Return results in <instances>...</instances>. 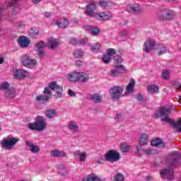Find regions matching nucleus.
I'll use <instances>...</instances> for the list:
<instances>
[{
    "mask_svg": "<svg viewBox=\"0 0 181 181\" xmlns=\"http://www.w3.org/2000/svg\"><path fill=\"white\" fill-rule=\"evenodd\" d=\"M169 114H170V109L163 107L159 109L158 112L154 114V118L158 119L160 117H164L161 119L163 122L170 124L173 128H176L177 132H181V117H179L177 121L175 122L169 117Z\"/></svg>",
    "mask_w": 181,
    "mask_h": 181,
    "instance_id": "obj_1",
    "label": "nucleus"
},
{
    "mask_svg": "<svg viewBox=\"0 0 181 181\" xmlns=\"http://www.w3.org/2000/svg\"><path fill=\"white\" fill-rule=\"evenodd\" d=\"M28 128L31 131H43L46 128V120H45V117L42 116L38 117L35 122L28 124Z\"/></svg>",
    "mask_w": 181,
    "mask_h": 181,
    "instance_id": "obj_2",
    "label": "nucleus"
},
{
    "mask_svg": "<svg viewBox=\"0 0 181 181\" xmlns=\"http://www.w3.org/2000/svg\"><path fill=\"white\" fill-rule=\"evenodd\" d=\"M19 142V139L8 136L7 139H3L1 141V148L4 149H13V146Z\"/></svg>",
    "mask_w": 181,
    "mask_h": 181,
    "instance_id": "obj_3",
    "label": "nucleus"
},
{
    "mask_svg": "<svg viewBox=\"0 0 181 181\" xmlns=\"http://www.w3.org/2000/svg\"><path fill=\"white\" fill-rule=\"evenodd\" d=\"M180 155L177 152H174L168 156L165 162L168 166L172 168L173 166H178V165H180Z\"/></svg>",
    "mask_w": 181,
    "mask_h": 181,
    "instance_id": "obj_4",
    "label": "nucleus"
},
{
    "mask_svg": "<svg viewBox=\"0 0 181 181\" xmlns=\"http://www.w3.org/2000/svg\"><path fill=\"white\" fill-rule=\"evenodd\" d=\"M158 18L159 21H172L175 18V15L171 10L165 8L158 12Z\"/></svg>",
    "mask_w": 181,
    "mask_h": 181,
    "instance_id": "obj_5",
    "label": "nucleus"
},
{
    "mask_svg": "<svg viewBox=\"0 0 181 181\" xmlns=\"http://www.w3.org/2000/svg\"><path fill=\"white\" fill-rule=\"evenodd\" d=\"M105 158L107 162H111V163H112L114 162H117V160H119V159H121V156L119 155V153L117 152V151L110 150L106 153Z\"/></svg>",
    "mask_w": 181,
    "mask_h": 181,
    "instance_id": "obj_6",
    "label": "nucleus"
},
{
    "mask_svg": "<svg viewBox=\"0 0 181 181\" xmlns=\"http://www.w3.org/2000/svg\"><path fill=\"white\" fill-rule=\"evenodd\" d=\"M94 18L98 21H103L104 22L111 21L112 19V13L110 11L98 12L94 14Z\"/></svg>",
    "mask_w": 181,
    "mask_h": 181,
    "instance_id": "obj_7",
    "label": "nucleus"
},
{
    "mask_svg": "<svg viewBox=\"0 0 181 181\" xmlns=\"http://www.w3.org/2000/svg\"><path fill=\"white\" fill-rule=\"evenodd\" d=\"M124 91V89L121 88L120 86H113L110 89V95L112 100L114 101H117V100H119L121 97H122V93Z\"/></svg>",
    "mask_w": 181,
    "mask_h": 181,
    "instance_id": "obj_8",
    "label": "nucleus"
},
{
    "mask_svg": "<svg viewBox=\"0 0 181 181\" xmlns=\"http://www.w3.org/2000/svg\"><path fill=\"white\" fill-rule=\"evenodd\" d=\"M21 63L25 67H34L36 66V59H32L30 57L24 54L21 57Z\"/></svg>",
    "mask_w": 181,
    "mask_h": 181,
    "instance_id": "obj_9",
    "label": "nucleus"
},
{
    "mask_svg": "<svg viewBox=\"0 0 181 181\" xmlns=\"http://www.w3.org/2000/svg\"><path fill=\"white\" fill-rule=\"evenodd\" d=\"M156 45V42L155 40L152 38H148L144 42V46H143V50L146 53H149L153 47Z\"/></svg>",
    "mask_w": 181,
    "mask_h": 181,
    "instance_id": "obj_10",
    "label": "nucleus"
},
{
    "mask_svg": "<svg viewBox=\"0 0 181 181\" xmlns=\"http://www.w3.org/2000/svg\"><path fill=\"white\" fill-rule=\"evenodd\" d=\"M125 71V67L123 65H116L114 69H112L108 74L110 77H117Z\"/></svg>",
    "mask_w": 181,
    "mask_h": 181,
    "instance_id": "obj_11",
    "label": "nucleus"
},
{
    "mask_svg": "<svg viewBox=\"0 0 181 181\" xmlns=\"http://www.w3.org/2000/svg\"><path fill=\"white\" fill-rule=\"evenodd\" d=\"M97 3L95 1H91L88 5L86 6V10L85 11L86 15L90 18H94V10L97 9Z\"/></svg>",
    "mask_w": 181,
    "mask_h": 181,
    "instance_id": "obj_12",
    "label": "nucleus"
},
{
    "mask_svg": "<svg viewBox=\"0 0 181 181\" xmlns=\"http://www.w3.org/2000/svg\"><path fill=\"white\" fill-rule=\"evenodd\" d=\"M49 87L51 90H56L57 94V98H62V94L63 93V87L58 86L56 81H52L49 83Z\"/></svg>",
    "mask_w": 181,
    "mask_h": 181,
    "instance_id": "obj_13",
    "label": "nucleus"
},
{
    "mask_svg": "<svg viewBox=\"0 0 181 181\" xmlns=\"http://www.w3.org/2000/svg\"><path fill=\"white\" fill-rule=\"evenodd\" d=\"M18 43L21 47L25 48L28 47L30 45V41L29 38L25 35L20 36L18 39Z\"/></svg>",
    "mask_w": 181,
    "mask_h": 181,
    "instance_id": "obj_14",
    "label": "nucleus"
},
{
    "mask_svg": "<svg viewBox=\"0 0 181 181\" xmlns=\"http://www.w3.org/2000/svg\"><path fill=\"white\" fill-rule=\"evenodd\" d=\"M134 88H135V79L131 78L129 84L126 87L125 94L127 95H129V94H132L134 93Z\"/></svg>",
    "mask_w": 181,
    "mask_h": 181,
    "instance_id": "obj_15",
    "label": "nucleus"
},
{
    "mask_svg": "<svg viewBox=\"0 0 181 181\" xmlns=\"http://www.w3.org/2000/svg\"><path fill=\"white\" fill-rule=\"evenodd\" d=\"M56 25L61 29H66L69 26V20L67 18H60L56 21Z\"/></svg>",
    "mask_w": 181,
    "mask_h": 181,
    "instance_id": "obj_16",
    "label": "nucleus"
},
{
    "mask_svg": "<svg viewBox=\"0 0 181 181\" xmlns=\"http://www.w3.org/2000/svg\"><path fill=\"white\" fill-rule=\"evenodd\" d=\"M89 100L93 101L95 104H100V103H103V96L98 93H93L89 95Z\"/></svg>",
    "mask_w": 181,
    "mask_h": 181,
    "instance_id": "obj_17",
    "label": "nucleus"
},
{
    "mask_svg": "<svg viewBox=\"0 0 181 181\" xmlns=\"http://www.w3.org/2000/svg\"><path fill=\"white\" fill-rule=\"evenodd\" d=\"M25 145L30 147V151L33 153H37V152H40V148L39 146L33 144L29 141H25Z\"/></svg>",
    "mask_w": 181,
    "mask_h": 181,
    "instance_id": "obj_18",
    "label": "nucleus"
},
{
    "mask_svg": "<svg viewBox=\"0 0 181 181\" xmlns=\"http://www.w3.org/2000/svg\"><path fill=\"white\" fill-rule=\"evenodd\" d=\"M26 74H28V71L23 69H17L15 71L14 77L15 78H25V77H26Z\"/></svg>",
    "mask_w": 181,
    "mask_h": 181,
    "instance_id": "obj_19",
    "label": "nucleus"
},
{
    "mask_svg": "<svg viewBox=\"0 0 181 181\" xmlns=\"http://www.w3.org/2000/svg\"><path fill=\"white\" fill-rule=\"evenodd\" d=\"M66 152L63 151H59V149H54L51 151V156H54L56 158H66Z\"/></svg>",
    "mask_w": 181,
    "mask_h": 181,
    "instance_id": "obj_20",
    "label": "nucleus"
},
{
    "mask_svg": "<svg viewBox=\"0 0 181 181\" xmlns=\"http://www.w3.org/2000/svg\"><path fill=\"white\" fill-rule=\"evenodd\" d=\"M161 177H172L173 176V170L165 169L160 172Z\"/></svg>",
    "mask_w": 181,
    "mask_h": 181,
    "instance_id": "obj_21",
    "label": "nucleus"
},
{
    "mask_svg": "<svg viewBox=\"0 0 181 181\" xmlns=\"http://www.w3.org/2000/svg\"><path fill=\"white\" fill-rule=\"evenodd\" d=\"M149 142L148 140V135L146 134H142L140 136V139L139 141V144L141 146H145Z\"/></svg>",
    "mask_w": 181,
    "mask_h": 181,
    "instance_id": "obj_22",
    "label": "nucleus"
},
{
    "mask_svg": "<svg viewBox=\"0 0 181 181\" xmlns=\"http://www.w3.org/2000/svg\"><path fill=\"white\" fill-rule=\"evenodd\" d=\"M151 146H160V148H165V143L160 139H155L151 141Z\"/></svg>",
    "mask_w": 181,
    "mask_h": 181,
    "instance_id": "obj_23",
    "label": "nucleus"
},
{
    "mask_svg": "<svg viewBox=\"0 0 181 181\" xmlns=\"http://www.w3.org/2000/svg\"><path fill=\"white\" fill-rule=\"evenodd\" d=\"M47 46L49 49L53 50V49H55V47H57V46H59V40L55 39H50L48 40Z\"/></svg>",
    "mask_w": 181,
    "mask_h": 181,
    "instance_id": "obj_24",
    "label": "nucleus"
},
{
    "mask_svg": "<svg viewBox=\"0 0 181 181\" xmlns=\"http://www.w3.org/2000/svg\"><path fill=\"white\" fill-rule=\"evenodd\" d=\"M147 90L150 94H158L159 93V87L156 85H150L147 86Z\"/></svg>",
    "mask_w": 181,
    "mask_h": 181,
    "instance_id": "obj_25",
    "label": "nucleus"
},
{
    "mask_svg": "<svg viewBox=\"0 0 181 181\" xmlns=\"http://www.w3.org/2000/svg\"><path fill=\"white\" fill-rule=\"evenodd\" d=\"M75 59H81L84 56V51L81 49H75L73 52Z\"/></svg>",
    "mask_w": 181,
    "mask_h": 181,
    "instance_id": "obj_26",
    "label": "nucleus"
},
{
    "mask_svg": "<svg viewBox=\"0 0 181 181\" xmlns=\"http://www.w3.org/2000/svg\"><path fill=\"white\" fill-rule=\"evenodd\" d=\"M16 95V92L15 91V89L11 88L8 90H6L5 92V97L6 98H14Z\"/></svg>",
    "mask_w": 181,
    "mask_h": 181,
    "instance_id": "obj_27",
    "label": "nucleus"
},
{
    "mask_svg": "<svg viewBox=\"0 0 181 181\" xmlns=\"http://www.w3.org/2000/svg\"><path fill=\"white\" fill-rule=\"evenodd\" d=\"M89 78L90 76H88V74L83 72H79L78 81H81L82 83H87Z\"/></svg>",
    "mask_w": 181,
    "mask_h": 181,
    "instance_id": "obj_28",
    "label": "nucleus"
},
{
    "mask_svg": "<svg viewBox=\"0 0 181 181\" xmlns=\"http://www.w3.org/2000/svg\"><path fill=\"white\" fill-rule=\"evenodd\" d=\"M156 50H158L159 56L165 54V53L168 52V49L166 48V47H165L162 44L158 45L157 47H156Z\"/></svg>",
    "mask_w": 181,
    "mask_h": 181,
    "instance_id": "obj_29",
    "label": "nucleus"
},
{
    "mask_svg": "<svg viewBox=\"0 0 181 181\" xmlns=\"http://www.w3.org/2000/svg\"><path fill=\"white\" fill-rule=\"evenodd\" d=\"M74 155H75V156H79V160L81 162H86V158H87L86 153H81V151H77L74 153Z\"/></svg>",
    "mask_w": 181,
    "mask_h": 181,
    "instance_id": "obj_30",
    "label": "nucleus"
},
{
    "mask_svg": "<svg viewBox=\"0 0 181 181\" xmlns=\"http://www.w3.org/2000/svg\"><path fill=\"white\" fill-rule=\"evenodd\" d=\"M80 72H73L72 74H68V78L69 81H78V76Z\"/></svg>",
    "mask_w": 181,
    "mask_h": 181,
    "instance_id": "obj_31",
    "label": "nucleus"
},
{
    "mask_svg": "<svg viewBox=\"0 0 181 181\" xmlns=\"http://www.w3.org/2000/svg\"><path fill=\"white\" fill-rule=\"evenodd\" d=\"M82 181H101V180L95 176V175L92 174L89 175L86 178H83Z\"/></svg>",
    "mask_w": 181,
    "mask_h": 181,
    "instance_id": "obj_32",
    "label": "nucleus"
},
{
    "mask_svg": "<svg viewBox=\"0 0 181 181\" xmlns=\"http://www.w3.org/2000/svg\"><path fill=\"white\" fill-rule=\"evenodd\" d=\"M45 115L46 117H47V118H53L56 117V115H57V112H56V110L50 109L46 111Z\"/></svg>",
    "mask_w": 181,
    "mask_h": 181,
    "instance_id": "obj_33",
    "label": "nucleus"
},
{
    "mask_svg": "<svg viewBox=\"0 0 181 181\" xmlns=\"http://www.w3.org/2000/svg\"><path fill=\"white\" fill-rule=\"evenodd\" d=\"M49 96L45 95H39L36 97V101H38L39 103L42 101H49Z\"/></svg>",
    "mask_w": 181,
    "mask_h": 181,
    "instance_id": "obj_34",
    "label": "nucleus"
},
{
    "mask_svg": "<svg viewBox=\"0 0 181 181\" xmlns=\"http://www.w3.org/2000/svg\"><path fill=\"white\" fill-rule=\"evenodd\" d=\"M106 54L109 55L110 57L115 56L117 54V50L114 48H109L106 49Z\"/></svg>",
    "mask_w": 181,
    "mask_h": 181,
    "instance_id": "obj_35",
    "label": "nucleus"
},
{
    "mask_svg": "<svg viewBox=\"0 0 181 181\" xmlns=\"http://www.w3.org/2000/svg\"><path fill=\"white\" fill-rule=\"evenodd\" d=\"M69 129H71L72 131H76L78 129V126L76 124L75 122H70L69 123Z\"/></svg>",
    "mask_w": 181,
    "mask_h": 181,
    "instance_id": "obj_36",
    "label": "nucleus"
},
{
    "mask_svg": "<svg viewBox=\"0 0 181 181\" xmlns=\"http://www.w3.org/2000/svg\"><path fill=\"white\" fill-rule=\"evenodd\" d=\"M90 33L93 35V36H98L100 34V28L93 26L90 30Z\"/></svg>",
    "mask_w": 181,
    "mask_h": 181,
    "instance_id": "obj_37",
    "label": "nucleus"
},
{
    "mask_svg": "<svg viewBox=\"0 0 181 181\" xmlns=\"http://www.w3.org/2000/svg\"><path fill=\"white\" fill-rule=\"evenodd\" d=\"M52 88H50V86L49 87H45L44 88V94H47V95H46L47 97H49V99L50 100L51 97H52Z\"/></svg>",
    "mask_w": 181,
    "mask_h": 181,
    "instance_id": "obj_38",
    "label": "nucleus"
},
{
    "mask_svg": "<svg viewBox=\"0 0 181 181\" xmlns=\"http://www.w3.org/2000/svg\"><path fill=\"white\" fill-rule=\"evenodd\" d=\"M102 60L103 63L108 64V63L111 62V57L106 54L103 57Z\"/></svg>",
    "mask_w": 181,
    "mask_h": 181,
    "instance_id": "obj_39",
    "label": "nucleus"
},
{
    "mask_svg": "<svg viewBox=\"0 0 181 181\" xmlns=\"http://www.w3.org/2000/svg\"><path fill=\"white\" fill-rule=\"evenodd\" d=\"M125 180V177H124V175L121 173H118L115 175L114 181H124Z\"/></svg>",
    "mask_w": 181,
    "mask_h": 181,
    "instance_id": "obj_40",
    "label": "nucleus"
},
{
    "mask_svg": "<svg viewBox=\"0 0 181 181\" xmlns=\"http://www.w3.org/2000/svg\"><path fill=\"white\" fill-rule=\"evenodd\" d=\"M11 85L9 84V83L8 82H4L3 83H1L0 85V90H5V91H6V90H9V86Z\"/></svg>",
    "mask_w": 181,
    "mask_h": 181,
    "instance_id": "obj_41",
    "label": "nucleus"
},
{
    "mask_svg": "<svg viewBox=\"0 0 181 181\" xmlns=\"http://www.w3.org/2000/svg\"><path fill=\"white\" fill-rule=\"evenodd\" d=\"M120 148H121L122 152H128V151H129V146H128V144L127 143H122L120 145Z\"/></svg>",
    "mask_w": 181,
    "mask_h": 181,
    "instance_id": "obj_42",
    "label": "nucleus"
},
{
    "mask_svg": "<svg viewBox=\"0 0 181 181\" xmlns=\"http://www.w3.org/2000/svg\"><path fill=\"white\" fill-rule=\"evenodd\" d=\"M88 42V38L87 37L82 38L79 41H78V46H84V45H87Z\"/></svg>",
    "mask_w": 181,
    "mask_h": 181,
    "instance_id": "obj_43",
    "label": "nucleus"
},
{
    "mask_svg": "<svg viewBox=\"0 0 181 181\" xmlns=\"http://www.w3.org/2000/svg\"><path fill=\"white\" fill-rule=\"evenodd\" d=\"M173 86L175 87L176 91H181V83L179 82H173Z\"/></svg>",
    "mask_w": 181,
    "mask_h": 181,
    "instance_id": "obj_44",
    "label": "nucleus"
},
{
    "mask_svg": "<svg viewBox=\"0 0 181 181\" xmlns=\"http://www.w3.org/2000/svg\"><path fill=\"white\" fill-rule=\"evenodd\" d=\"M134 13H139L142 11V8H141V6L139 4H134L133 5Z\"/></svg>",
    "mask_w": 181,
    "mask_h": 181,
    "instance_id": "obj_45",
    "label": "nucleus"
},
{
    "mask_svg": "<svg viewBox=\"0 0 181 181\" xmlns=\"http://www.w3.org/2000/svg\"><path fill=\"white\" fill-rule=\"evenodd\" d=\"M100 45L98 43H95L91 46L90 50H92V52H98V50H100Z\"/></svg>",
    "mask_w": 181,
    "mask_h": 181,
    "instance_id": "obj_46",
    "label": "nucleus"
},
{
    "mask_svg": "<svg viewBox=\"0 0 181 181\" xmlns=\"http://www.w3.org/2000/svg\"><path fill=\"white\" fill-rule=\"evenodd\" d=\"M127 12H129V13H134V5H132V4H128V5L127 6Z\"/></svg>",
    "mask_w": 181,
    "mask_h": 181,
    "instance_id": "obj_47",
    "label": "nucleus"
},
{
    "mask_svg": "<svg viewBox=\"0 0 181 181\" xmlns=\"http://www.w3.org/2000/svg\"><path fill=\"white\" fill-rule=\"evenodd\" d=\"M144 152L146 155H154V153H156V151H155V150H152L151 148L145 149Z\"/></svg>",
    "mask_w": 181,
    "mask_h": 181,
    "instance_id": "obj_48",
    "label": "nucleus"
},
{
    "mask_svg": "<svg viewBox=\"0 0 181 181\" xmlns=\"http://www.w3.org/2000/svg\"><path fill=\"white\" fill-rule=\"evenodd\" d=\"M45 46V45L43 41H40L36 44V47H37L38 50H40V49H43Z\"/></svg>",
    "mask_w": 181,
    "mask_h": 181,
    "instance_id": "obj_49",
    "label": "nucleus"
},
{
    "mask_svg": "<svg viewBox=\"0 0 181 181\" xmlns=\"http://www.w3.org/2000/svg\"><path fill=\"white\" fill-rule=\"evenodd\" d=\"M114 61L117 64L122 63V58L119 55H116L114 57Z\"/></svg>",
    "mask_w": 181,
    "mask_h": 181,
    "instance_id": "obj_50",
    "label": "nucleus"
},
{
    "mask_svg": "<svg viewBox=\"0 0 181 181\" xmlns=\"http://www.w3.org/2000/svg\"><path fill=\"white\" fill-rule=\"evenodd\" d=\"M170 73L169 71H164L162 73V77L164 80H168L169 78Z\"/></svg>",
    "mask_w": 181,
    "mask_h": 181,
    "instance_id": "obj_51",
    "label": "nucleus"
},
{
    "mask_svg": "<svg viewBox=\"0 0 181 181\" xmlns=\"http://www.w3.org/2000/svg\"><path fill=\"white\" fill-rule=\"evenodd\" d=\"M69 43L70 45H74V46H78V41L77 40V38H71L69 40Z\"/></svg>",
    "mask_w": 181,
    "mask_h": 181,
    "instance_id": "obj_52",
    "label": "nucleus"
},
{
    "mask_svg": "<svg viewBox=\"0 0 181 181\" xmlns=\"http://www.w3.org/2000/svg\"><path fill=\"white\" fill-rule=\"evenodd\" d=\"M93 26L90 25H86L83 27V29L85 30H88V32H91L92 29H93Z\"/></svg>",
    "mask_w": 181,
    "mask_h": 181,
    "instance_id": "obj_53",
    "label": "nucleus"
},
{
    "mask_svg": "<svg viewBox=\"0 0 181 181\" xmlns=\"http://www.w3.org/2000/svg\"><path fill=\"white\" fill-rule=\"evenodd\" d=\"M75 66H76L77 67H81V66H83V62L80 59L76 60L75 62Z\"/></svg>",
    "mask_w": 181,
    "mask_h": 181,
    "instance_id": "obj_54",
    "label": "nucleus"
},
{
    "mask_svg": "<svg viewBox=\"0 0 181 181\" xmlns=\"http://www.w3.org/2000/svg\"><path fill=\"white\" fill-rule=\"evenodd\" d=\"M99 5L102 6V8H105L108 6V3L107 1H99Z\"/></svg>",
    "mask_w": 181,
    "mask_h": 181,
    "instance_id": "obj_55",
    "label": "nucleus"
},
{
    "mask_svg": "<svg viewBox=\"0 0 181 181\" xmlns=\"http://www.w3.org/2000/svg\"><path fill=\"white\" fill-rule=\"evenodd\" d=\"M68 94L70 97H76V92L73 91L71 89L68 90Z\"/></svg>",
    "mask_w": 181,
    "mask_h": 181,
    "instance_id": "obj_56",
    "label": "nucleus"
},
{
    "mask_svg": "<svg viewBox=\"0 0 181 181\" xmlns=\"http://www.w3.org/2000/svg\"><path fill=\"white\" fill-rule=\"evenodd\" d=\"M39 57H45V52L41 49L37 50Z\"/></svg>",
    "mask_w": 181,
    "mask_h": 181,
    "instance_id": "obj_57",
    "label": "nucleus"
},
{
    "mask_svg": "<svg viewBox=\"0 0 181 181\" xmlns=\"http://www.w3.org/2000/svg\"><path fill=\"white\" fill-rule=\"evenodd\" d=\"M136 98L139 101H141L142 98H144V97L142 96V95H141V93H139L136 96Z\"/></svg>",
    "mask_w": 181,
    "mask_h": 181,
    "instance_id": "obj_58",
    "label": "nucleus"
},
{
    "mask_svg": "<svg viewBox=\"0 0 181 181\" xmlns=\"http://www.w3.org/2000/svg\"><path fill=\"white\" fill-rule=\"evenodd\" d=\"M122 117L121 114H117V115L115 117L116 121H119V118Z\"/></svg>",
    "mask_w": 181,
    "mask_h": 181,
    "instance_id": "obj_59",
    "label": "nucleus"
},
{
    "mask_svg": "<svg viewBox=\"0 0 181 181\" xmlns=\"http://www.w3.org/2000/svg\"><path fill=\"white\" fill-rule=\"evenodd\" d=\"M52 14L49 13V12H46L45 13V16L46 17V18H50V16H51Z\"/></svg>",
    "mask_w": 181,
    "mask_h": 181,
    "instance_id": "obj_60",
    "label": "nucleus"
},
{
    "mask_svg": "<svg viewBox=\"0 0 181 181\" xmlns=\"http://www.w3.org/2000/svg\"><path fill=\"white\" fill-rule=\"evenodd\" d=\"M42 0H33L35 4H39Z\"/></svg>",
    "mask_w": 181,
    "mask_h": 181,
    "instance_id": "obj_61",
    "label": "nucleus"
},
{
    "mask_svg": "<svg viewBox=\"0 0 181 181\" xmlns=\"http://www.w3.org/2000/svg\"><path fill=\"white\" fill-rule=\"evenodd\" d=\"M0 64H4V58L0 57Z\"/></svg>",
    "mask_w": 181,
    "mask_h": 181,
    "instance_id": "obj_62",
    "label": "nucleus"
},
{
    "mask_svg": "<svg viewBox=\"0 0 181 181\" xmlns=\"http://www.w3.org/2000/svg\"><path fill=\"white\" fill-rule=\"evenodd\" d=\"M136 151H137V154L139 155V151H141L139 149V147H136Z\"/></svg>",
    "mask_w": 181,
    "mask_h": 181,
    "instance_id": "obj_63",
    "label": "nucleus"
},
{
    "mask_svg": "<svg viewBox=\"0 0 181 181\" xmlns=\"http://www.w3.org/2000/svg\"><path fill=\"white\" fill-rule=\"evenodd\" d=\"M179 101L181 103V96L179 97Z\"/></svg>",
    "mask_w": 181,
    "mask_h": 181,
    "instance_id": "obj_64",
    "label": "nucleus"
}]
</instances>
